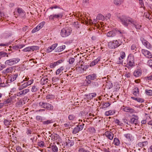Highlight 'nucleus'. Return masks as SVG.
<instances>
[{"label":"nucleus","instance_id":"0eeeda50","mask_svg":"<svg viewBox=\"0 0 152 152\" xmlns=\"http://www.w3.org/2000/svg\"><path fill=\"white\" fill-rule=\"evenodd\" d=\"M127 63L126 66L128 68L132 67L134 64V58L133 56L129 55L127 59Z\"/></svg>","mask_w":152,"mask_h":152},{"label":"nucleus","instance_id":"e433bc0d","mask_svg":"<svg viewBox=\"0 0 152 152\" xmlns=\"http://www.w3.org/2000/svg\"><path fill=\"white\" fill-rule=\"evenodd\" d=\"M145 93L146 94L149 96H152V90L151 89L145 90Z\"/></svg>","mask_w":152,"mask_h":152},{"label":"nucleus","instance_id":"7ed1b4c3","mask_svg":"<svg viewBox=\"0 0 152 152\" xmlns=\"http://www.w3.org/2000/svg\"><path fill=\"white\" fill-rule=\"evenodd\" d=\"M121 45V43L117 40L111 41L108 43V47L110 49H115Z\"/></svg>","mask_w":152,"mask_h":152},{"label":"nucleus","instance_id":"a19ab883","mask_svg":"<svg viewBox=\"0 0 152 152\" xmlns=\"http://www.w3.org/2000/svg\"><path fill=\"white\" fill-rule=\"evenodd\" d=\"M0 56L2 57H5V56L7 57H8L7 53L3 51L0 52Z\"/></svg>","mask_w":152,"mask_h":152},{"label":"nucleus","instance_id":"c85d7f7f","mask_svg":"<svg viewBox=\"0 0 152 152\" xmlns=\"http://www.w3.org/2000/svg\"><path fill=\"white\" fill-rule=\"evenodd\" d=\"M54 19L61 18L63 16V14L62 12H60L57 14H54Z\"/></svg>","mask_w":152,"mask_h":152},{"label":"nucleus","instance_id":"864d4df0","mask_svg":"<svg viewBox=\"0 0 152 152\" xmlns=\"http://www.w3.org/2000/svg\"><path fill=\"white\" fill-rule=\"evenodd\" d=\"M23 102L21 101H19L16 103V105L18 107L21 106L23 104Z\"/></svg>","mask_w":152,"mask_h":152},{"label":"nucleus","instance_id":"f8f14e48","mask_svg":"<svg viewBox=\"0 0 152 152\" xmlns=\"http://www.w3.org/2000/svg\"><path fill=\"white\" fill-rule=\"evenodd\" d=\"M142 54L145 56L146 57L149 58H152V55L151 53L148 50H145L142 49Z\"/></svg>","mask_w":152,"mask_h":152},{"label":"nucleus","instance_id":"c03bdc74","mask_svg":"<svg viewBox=\"0 0 152 152\" xmlns=\"http://www.w3.org/2000/svg\"><path fill=\"white\" fill-rule=\"evenodd\" d=\"M31 50L32 51L34 50H39V47L37 46H31Z\"/></svg>","mask_w":152,"mask_h":152},{"label":"nucleus","instance_id":"6e6552de","mask_svg":"<svg viewBox=\"0 0 152 152\" xmlns=\"http://www.w3.org/2000/svg\"><path fill=\"white\" fill-rule=\"evenodd\" d=\"M84 125L85 124H84L77 125L73 130L72 133L73 134H76L77 133H78L80 131L83 129Z\"/></svg>","mask_w":152,"mask_h":152},{"label":"nucleus","instance_id":"5701e85b","mask_svg":"<svg viewBox=\"0 0 152 152\" xmlns=\"http://www.w3.org/2000/svg\"><path fill=\"white\" fill-rule=\"evenodd\" d=\"M66 46L65 45L58 47L55 49V52H60L63 51L66 48Z\"/></svg>","mask_w":152,"mask_h":152},{"label":"nucleus","instance_id":"3c124183","mask_svg":"<svg viewBox=\"0 0 152 152\" xmlns=\"http://www.w3.org/2000/svg\"><path fill=\"white\" fill-rule=\"evenodd\" d=\"M73 24L77 28H79L80 26V24H79L77 21L75 22Z\"/></svg>","mask_w":152,"mask_h":152},{"label":"nucleus","instance_id":"de8ad7c7","mask_svg":"<svg viewBox=\"0 0 152 152\" xmlns=\"http://www.w3.org/2000/svg\"><path fill=\"white\" fill-rule=\"evenodd\" d=\"M59 80L58 77H54L52 78V80L53 82L56 83Z\"/></svg>","mask_w":152,"mask_h":152},{"label":"nucleus","instance_id":"4468645a","mask_svg":"<svg viewBox=\"0 0 152 152\" xmlns=\"http://www.w3.org/2000/svg\"><path fill=\"white\" fill-rule=\"evenodd\" d=\"M104 135L107 138L112 140L114 137V134L111 132L107 131L104 133Z\"/></svg>","mask_w":152,"mask_h":152},{"label":"nucleus","instance_id":"f03ea898","mask_svg":"<svg viewBox=\"0 0 152 152\" xmlns=\"http://www.w3.org/2000/svg\"><path fill=\"white\" fill-rule=\"evenodd\" d=\"M124 33L125 32L124 31H121L118 30H112L107 33L106 35L107 37L111 38H114L117 35H119L122 37Z\"/></svg>","mask_w":152,"mask_h":152},{"label":"nucleus","instance_id":"dca6fc26","mask_svg":"<svg viewBox=\"0 0 152 152\" xmlns=\"http://www.w3.org/2000/svg\"><path fill=\"white\" fill-rule=\"evenodd\" d=\"M141 40L142 44L148 49H151L152 47V46L150 45V43L144 38L141 39Z\"/></svg>","mask_w":152,"mask_h":152},{"label":"nucleus","instance_id":"a211bd4d","mask_svg":"<svg viewBox=\"0 0 152 152\" xmlns=\"http://www.w3.org/2000/svg\"><path fill=\"white\" fill-rule=\"evenodd\" d=\"M131 24L132 26L134 27L137 29H140L142 26L141 25H140L136 21L134 20H133Z\"/></svg>","mask_w":152,"mask_h":152},{"label":"nucleus","instance_id":"ea45409f","mask_svg":"<svg viewBox=\"0 0 152 152\" xmlns=\"http://www.w3.org/2000/svg\"><path fill=\"white\" fill-rule=\"evenodd\" d=\"M45 23L44 22H43L40 23L37 27H38V29L40 30V29L42 28L44 26Z\"/></svg>","mask_w":152,"mask_h":152},{"label":"nucleus","instance_id":"72a5a7b5","mask_svg":"<svg viewBox=\"0 0 152 152\" xmlns=\"http://www.w3.org/2000/svg\"><path fill=\"white\" fill-rule=\"evenodd\" d=\"M96 19L98 20H104V16L102 14H99L96 17Z\"/></svg>","mask_w":152,"mask_h":152},{"label":"nucleus","instance_id":"f257e3e1","mask_svg":"<svg viewBox=\"0 0 152 152\" xmlns=\"http://www.w3.org/2000/svg\"><path fill=\"white\" fill-rule=\"evenodd\" d=\"M118 19L122 24L125 27H127L130 23H132L133 19L132 18L124 15L118 17Z\"/></svg>","mask_w":152,"mask_h":152},{"label":"nucleus","instance_id":"bf43d9fd","mask_svg":"<svg viewBox=\"0 0 152 152\" xmlns=\"http://www.w3.org/2000/svg\"><path fill=\"white\" fill-rule=\"evenodd\" d=\"M75 59L73 58H71L69 60V62L70 64H72L74 62Z\"/></svg>","mask_w":152,"mask_h":152},{"label":"nucleus","instance_id":"4c0bfd02","mask_svg":"<svg viewBox=\"0 0 152 152\" xmlns=\"http://www.w3.org/2000/svg\"><path fill=\"white\" fill-rule=\"evenodd\" d=\"M76 118L75 115L73 114L70 115H69L68 118L69 120H74Z\"/></svg>","mask_w":152,"mask_h":152},{"label":"nucleus","instance_id":"f704fd0d","mask_svg":"<svg viewBox=\"0 0 152 152\" xmlns=\"http://www.w3.org/2000/svg\"><path fill=\"white\" fill-rule=\"evenodd\" d=\"M91 83V81L90 80L86 79L84 81L83 84L84 86H86L90 84Z\"/></svg>","mask_w":152,"mask_h":152},{"label":"nucleus","instance_id":"13d9d810","mask_svg":"<svg viewBox=\"0 0 152 152\" xmlns=\"http://www.w3.org/2000/svg\"><path fill=\"white\" fill-rule=\"evenodd\" d=\"M4 124L6 126H8L10 124V122L9 121L7 120H5L4 121Z\"/></svg>","mask_w":152,"mask_h":152},{"label":"nucleus","instance_id":"338daca9","mask_svg":"<svg viewBox=\"0 0 152 152\" xmlns=\"http://www.w3.org/2000/svg\"><path fill=\"white\" fill-rule=\"evenodd\" d=\"M137 101L139 102H143L144 101V100L143 99L139 98H137Z\"/></svg>","mask_w":152,"mask_h":152},{"label":"nucleus","instance_id":"cd10ccee","mask_svg":"<svg viewBox=\"0 0 152 152\" xmlns=\"http://www.w3.org/2000/svg\"><path fill=\"white\" fill-rule=\"evenodd\" d=\"M115 113V111L114 110H110L108 111H106L105 113V115L108 116L113 115Z\"/></svg>","mask_w":152,"mask_h":152},{"label":"nucleus","instance_id":"774afa93","mask_svg":"<svg viewBox=\"0 0 152 152\" xmlns=\"http://www.w3.org/2000/svg\"><path fill=\"white\" fill-rule=\"evenodd\" d=\"M16 149L18 152H21L22 151V148L19 146H18L16 147Z\"/></svg>","mask_w":152,"mask_h":152},{"label":"nucleus","instance_id":"c9c22d12","mask_svg":"<svg viewBox=\"0 0 152 152\" xmlns=\"http://www.w3.org/2000/svg\"><path fill=\"white\" fill-rule=\"evenodd\" d=\"M51 149L53 152H58V148L56 145H53L51 146Z\"/></svg>","mask_w":152,"mask_h":152},{"label":"nucleus","instance_id":"09e8293b","mask_svg":"<svg viewBox=\"0 0 152 152\" xmlns=\"http://www.w3.org/2000/svg\"><path fill=\"white\" fill-rule=\"evenodd\" d=\"M111 16V15L110 14L108 13L107 14L104 16V20H110Z\"/></svg>","mask_w":152,"mask_h":152},{"label":"nucleus","instance_id":"20e7f679","mask_svg":"<svg viewBox=\"0 0 152 152\" xmlns=\"http://www.w3.org/2000/svg\"><path fill=\"white\" fill-rule=\"evenodd\" d=\"M72 31L71 28L65 27L61 30V35L63 37H67L71 34Z\"/></svg>","mask_w":152,"mask_h":152},{"label":"nucleus","instance_id":"ddd939ff","mask_svg":"<svg viewBox=\"0 0 152 152\" xmlns=\"http://www.w3.org/2000/svg\"><path fill=\"white\" fill-rule=\"evenodd\" d=\"M17 11L20 17L24 18L25 17L26 12L22 9L20 8H17Z\"/></svg>","mask_w":152,"mask_h":152},{"label":"nucleus","instance_id":"8fccbe9b","mask_svg":"<svg viewBox=\"0 0 152 152\" xmlns=\"http://www.w3.org/2000/svg\"><path fill=\"white\" fill-rule=\"evenodd\" d=\"M38 145L41 147H43L45 145L44 142L40 141L38 143Z\"/></svg>","mask_w":152,"mask_h":152},{"label":"nucleus","instance_id":"49530a36","mask_svg":"<svg viewBox=\"0 0 152 152\" xmlns=\"http://www.w3.org/2000/svg\"><path fill=\"white\" fill-rule=\"evenodd\" d=\"M31 51V46L27 47L23 50L24 52H29Z\"/></svg>","mask_w":152,"mask_h":152},{"label":"nucleus","instance_id":"5fc2aeb1","mask_svg":"<svg viewBox=\"0 0 152 152\" xmlns=\"http://www.w3.org/2000/svg\"><path fill=\"white\" fill-rule=\"evenodd\" d=\"M64 126L66 127H68L70 128L72 126L71 124H70V123L69 122H67L66 123L64 124Z\"/></svg>","mask_w":152,"mask_h":152},{"label":"nucleus","instance_id":"7c9ffc66","mask_svg":"<svg viewBox=\"0 0 152 152\" xmlns=\"http://www.w3.org/2000/svg\"><path fill=\"white\" fill-rule=\"evenodd\" d=\"M114 3L117 6H120L123 2L122 0H114Z\"/></svg>","mask_w":152,"mask_h":152},{"label":"nucleus","instance_id":"9d476101","mask_svg":"<svg viewBox=\"0 0 152 152\" xmlns=\"http://www.w3.org/2000/svg\"><path fill=\"white\" fill-rule=\"evenodd\" d=\"M96 94L95 93H90L88 94L84 95V99H86V100H91L94 97L96 96Z\"/></svg>","mask_w":152,"mask_h":152},{"label":"nucleus","instance_id":"79ce46f5","mask_svg":"<svg viewBox=\"0 0 152 152\" xmlns=\"http://www.w3.org/2000/svg\"><path fill=\"white\" fill-rule=\"evenodd\" d=\"M51 120H48L46 121H42V124L45 125H47L51 123L52 122Z\"/></svg>","mask_w":152,"mask_h":152},{"label":"nucleus","instance_id":"4be33fe9","mask_svg":"<svg viewBox=\"0 0 152 152\" xmlns=\"http://www.w3.org/2000/svg\"><path fill=\"white\" fill-rule=\"evenodd\" d=\"M96 78V75L95 74L89 75L86 76V79H89L90 80H94Z\"/></svg>","mask_w":152,"mask_h":152},{"label":"nucleus","instance_id":"69168bd1","mask_svg":"<svg viewBox=\"0 0 152 152\" xmlns=\"http://www.w3.org/2000/svg\"><path fill=\"white\" fill-rule=\"evenodd\" d=\"M48 78H46V79H42L41 80V81L42 82L43 81L44 83H42V84H44L45 83L47 84V83L48 82Z\"/></svg>","mask_w":152,"mask_h":152},{"label":"nucleus","instance_id":"393cba45","mask_svg":"<svg viewBox=\"0 0 152 152\" xmlns=\"http://www.w3.org/2000/svg\"><path fill=\"white\" fill-rule=\"evenodd\" d=\"M66 145L68 147H71L73 146L74 143L73 140H70L69 139L66 140Z\"/></svg>","mask_w":152,"mask_h":152},{"label":"nucleus","instance_id":"473e14b6","mask_svg":"<svg viewBox=\"0 0 152 152\" xmlns=\"http://www.w3.org/2000/svg\"><path fill=\"white\" fill-rule=\"evenodd\" d=\"M138 121L136 120L134 118H131L130 119L129 123H130L132 124H135L136 125L137 124Z\"/></svg>","mask_w":152,"mask_h":152},{"label":"nucleus","instance_id":"1a4fd4ad","mask_svg":"<svg viewBox=\"0 0 152 152\" xmlns=\"http://www.w3.org/2000/svg\"><path fill=\"white\" fill-rule=\"evenodd\" d=\"M122 110L126 112H129L131 113H136V111L133 109L127 107L123 106L122 107Z\"/></svg>","mask_w":152,"mask_h":152},{"label":"nucleus","instance_id":"aec40b11","mask_svg":"<svg viewBox=\"0 0 152 152\" xmlns=\"http://www.w3.org/2000/svg\"><path fill=\"white\" fill-rule=\"evenodd\" d=\"M63 62V61L62 59H60L58 61L56 62L51 63L50 65V67L51 68H54L56 66L60 64Z\"/></svg>","mask_w":152,"mask_h":152},{"label":"nucleus","instance_id":"0e129e2a","mask_svg":"<svg viewBox=\"0 0 152 152\" xmlns=\"http://www.w3.org/2000/svg\"><path fill=\"white\" fill-rule=\"evenodd\" d=\"M115 122L116 124H117L118 125H121L122 124L121 123L118 119H116L115 121Z\"/></svg>","mask_w":152,"mask_h":152},{"label":"nucleus","instance_id":"f3484780","mask_svg":"<svg viewBox=\"0 0 152 152\" xmlns=\"http://www.w3.org/2000/svg\"><path fill=\"white\" fill-rule=\"evenodd\" d=\"M57 43H55L52 45L51 46L48 47L46 49V52L47 53H50L54 50L57 47Z\"/></svg>","mask_w":152,"mask_h":152},{"label":"nucleus","instance_id":"39448f33","mask_svg":"<svg viewBox=\"0 0 152 152\" xmlns=\"http://www.w3.org/2000/svg\"><path fill=\"white\" fill-rule=\"evenodd\" d=\"M39 106L48 110L52 111L53 109V106L49 103L41 102L39 103Z\"/></svg>","mask_w":152,"mask_h":152},{"label":"nucleus","instance_id":"4d7b16f0","mask_svg":"<svg viewBox=\"0 0 152 152\" xmlns=\"http://www.w3.org/2000/svg\"><path fill=\"white\" fill-rule=\"evenodd\" d=\"M36 119L37 120L40 121H42L43 120V119L42 118V117L39 115H37L36 117Z\"/></svg>","mask_w":152,"mask_h":152},{"label":"nucleus","instance_id":"e2e57ef3","mask_svg":"<svg viewBox=\"0 0 152 152\" xmlns=\"http://www.w3.org/2000/svg\"><path fill=\"white\" fill-rule=\"evenodd\" d=\"M39 30L38 29V27L37 26L32 30L31 32L32 33H34L35 32L38 31Z\"/></svg>","mask_w":152,"mask_h":152},{"label":"nucleus","instance_id":"a18cd8bd","mask_svg":"<svg viewBox=\"0 0 152 152\" xmlns=\"http://www.w3.org/2000/svg\"><path fill=\"white\" fill-rule=\"evenodd\" d=\"M12 69V68L11 67H10L7 68L6 70L4 71V73H8L10 72Z\"/></svg>","mask_w":152,"mask_h":152},{"label":"nucleus","instance_id":"6ab92c4d","mask_svg":"<svg viewBox=\"0 0 152 152\" xmlns=\"http://www.w3.org/2000/svg\"><path fill=\"white\" fill-rule=\"evenodd\" d=\"M124 136L129 141L132 142L134 140V137L132 134L130 133H127L125 134Z\"/></svg>","mask_w":152,"mask_h":152},{"label":"nucleus","instance_id":"2eb2a0df","mask_svg":"<svg viewBox=\"0 0 152 152\" xmlns=\"http://www.w3.org/2000/svg\"><path fill=\"white\" fill-rule=\"evenodd\" d=\"M29 91V89H25L22 91H21L18 92H17L15 95L17 96H21L25 95Z\"/></svg>","mask_w":152,"mask_h":152},{"label":"nucleus","instance_id":"9b49d317","mask_svg":"<svg viewBox=\"0 0 152 152\" xmlns=\"http://www.w3.org/2000/svg\"><path fill=\"white\" fill-rule=\"evenodd\" d=\"M18 73H15L11 75L8 78L7 82L11 83L15 80L18 77Z\"/></svg>","mask_w":152,"mask_h":152},{"label":"nucleus","instance_id":"37998d69","mask_svg":"<svg viewBox=\"0 0 152 152\" xmlns=\"http://www.w3.org/2000/svg\"><path fill=\"white\" fill-rule=\"evenodd\" d=\"M135 44H137V43H134L133 44L131 47V49L132 50H134L135 51L137 49V45Z\"/></svg>","mask_w":152,"mask_h":152},{"label":"nucleus","instance_id":"052dcab7","mask_svg":"<svg viewBox=\"0 0 152 152\" xmlns=\"http://www.w3.org/2000/svg\"><path fill=\"white\" fill-rule=\"evenodd\" d=\"M26 133L28 136H31V134L33 133L32 132L30 129H28Z\"/></svg>","mask_w":152,"mask_h":152},{"label":"nucleus","instance_id":"58836bf2","mask_svg":"<svg viewBox=\"0 0 152 152\" xmlns=\"http://www.w3.org/2000/svg\"><path fill=\"white\" fill-rule=\"evenodd\" d=\"M63 70V66L61 67L56 70V74L58 75L59 74V73H61V72H62Z\"/></svg>","mask_w":152,"mask_h":152},{"label":"nucleus","instance_id":"bb28decb","mask_svg":"<svg viewBox=\"0 0 152 152\" xmlns=\"http://www.w3.org/2000/svg\"><path fill=\"white\" fill-rule=\"evenodd\" d=\"M142 74V71L140 69H137L135 70L134 72L133 75L134 76L136 77H138L141 75Z\"/></svg>","mask_w":152,"mask_h":152},{"label":"nucleus","instance_id":"423d86ee","mask_svg":"<svg viewBox=\"0 0 152 152\" xmlns=\"http://www.w3.org/2000/svg\"><path fill=\"white\" fill-rule=\"evenodd\" d=\"M20 61V59L18 58H15L6 60L5 64L6 65L12 66L17 63Z\"/></svg>","mask_w":152,"mask_h":152},{"label":"nucleus","instance_id":"680f3d73","mask_svg":"<svg viewBox=\"0 0 152 152\" xmlns=\"http://www.w3.org/2000/svg\"><path fill=\"white\" fill-rule=\"evenodd\" d=\"M121 56H120L121 58L124 59L125 56V53L124 52H122L121 53Z\"/></svg>","mask_w":152,"mask_h":152},{"label":"nucleus","instance_id":"a878e982","mask_svg":"<svg viewBox=\"0 0 152 152\" xmlns=\"http://www.w3.org/2000/svg\"><path fill=\"white\" fill-rule=\"evenodd\" d=\"M133 94L135 96H138L139 94V89L137 87H135L132 90Z\"/></svg>","mask_w":152,"mask_h":152},{"label":"nucleus","instance_id":"603ef678","mask_svg":"<svg viewBox=\"0 0 152 152\" xmlns=\"http://www.w3.org/2000/svg\"><path fill=\"white\" fill-rule=\"evenodd\" d=\"M92 86L93 87H98L99 86V84L98 82H95L92 83Z\"/></svg>","mask_w":152,"mask_h":152},{"label":"nucleus","instance_id":"b1692460","mask_svg":"<svg viewBox=\"0 0 152 152\" xmlns=\"http://www.w3.org/2000/svg\"><path fill=\"white\" fill-rule=\"evenodd\" d=\"M49 137L51 138V140L53 141H56L59 137V135L55 133H53L51 134L49 136Z\"/></svg>","mask_w":152,"mask_h":152},{"label":"nucleus","instance_id":"412c9836","mask_svg":"<svg viewBox=\"0 0 152 152\" xmlns=\"http://www.w3.org/2000/svg\"><path fill=\"white\" fill-rule=\"evenodd\" d=\"M101 57H98L96 59L92 61L90 64L91 67L97 64L100 60Z\"/></svg>","mask_w":152,"mask_h":152},{"label":"nucleus","instance_id":"2f4dec72","mask_svg":"<svg viewBox=\"0 0 152 152\" xmlns=\"http://www.w3.org/2000/svg\"><path fill=\"white\" fill-rule=\"evenodd\" d=\"M111 104L109 102H104L102 105V108H107Z\"/></svg>","mask_w":152,"mask_h":152},{"label":"nucleus","instance_id":"6e6d98bb","mask_svg":"<svg viewBox=\"0 0 152 152\" xmlns=\"http://www.w3.org/2000/svg\"><path fill=\"white\" fill-rule=\"evenodd\" d=\"M147 64L150 67H152V60H148L147 62Z\"/></svg>","mask_w":152,"mask_h":152},{"label":"nucleus","instance_id":"c756f323","mask_svg":"<svg viewBox=\"0 0 152 152\" xmlns=\"http://www.w3.org/2000/svg\"><path fill=\"white\" fill-rule=\"evenodd\" d=\"M113 142L114 145L116 146H118L120 144V140L119 139L117 138H115L114 139Z\"/></svg>","mask_w":152,"mask_h":152}]
</instances>
